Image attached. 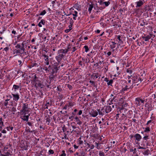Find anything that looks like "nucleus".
Returning <instances> with one entry per match:
<instances>
[{"label":"nucleus","instance_id":"obj_1","mask_svg":"<svg viewBox=\"0 0 156 156\" xmlns=\"http://www.w3.org/2000/svg\"><path fill=\"white\" fill-rule=\"evenodd\" d=\"M68 51V49H61L58 51V55L55 57V58L58 63H60L61 61Z\"/></svg>","mask_w":156,"mask_h":156},{"label":"nucleus","instance_id":"obj_2","mask_svg":"<svg viewBox=\"0 0 156 156\" xmlns=\"http://www.w3.org/2000/svg\"><path fill=\"white\" fill-rule=\"evenodd\" d=\"M22 48H21L20 52L19 55L22 58L25 59L27 58V56H26L28 54V52L26 51V50L24 48L25 46H26L25 41H23L22 43Z\"/></svg>","mask_w":156,"mask_h":156},{"label":"nucleus","instance_id":"obj_3","mask_svg":"<svg viewBox=\"0 0 156 156\" xmlns=\"http://www.w3.org/2000/svg\"><path fill=\"white\" fill-rule=\"evenodd\" d=\"M29 112L28 105L27 103H24L23 104L22 109L20 111V113H22V115H26Z\"/></svg>","mask_w":156,"mask_h":156},{"label":"nucleus","instance_id":"obj_4","mask_svg":"<svg viewBox=\"0 0 156 156\" xmlns=\"http://www.w3.org/2000/svg\"><path fill=\"white\" fill-rule=\"evenodd\" d=\"M16 49H14L13 50V54H18L19 55L20 51L21 48H22V45L20 44H18L15 47Z\"/></svg>","mask_w":156,"mask_h":156},{"label":"nucleus","instance_id":"obj_5","mask_svg":"<svg viewBox=\"0 0 156 156\" xmlns=\"http://www.w3.org/2000/svg\"><path fill=\"white\" fill-rule=\"evenodd\" d=\"M12 95L13 97V100L14 102H17L20 98L19 94L18 93H12Z\"/></svg>","mask_w":156,"mask_h":156},{"label":"nucleus","instance_id":"obj_6","mask_svg":"<svg viewBox=\"0 0 156 156\" xmlns=\"http://www.w3.org/2000/svg\"><path fill=\"white\" fill-rule=\"evenodd\" d=\"M140 102L144 103V100L140 99L139 98H137L135 99V104L137 105V106L140 105Z\"/></svg>","mask_w":156,"mask_h":156},{"label":"nucleus","instance_id":"obj_7","mask_svg":"<svg viewBox=\"0 0 156 156\" xmlns=\"http://www.w3.org/2000/svg\"><path fill=\"white\" fill-rule=\"evenodd\" d=\"M43 56L44 57L45 64L47 65H48L49 63L48 56L45 54L43 55Z\"/></svg>","mask_w":156,"mask_h":156},{"label":"nucleus","instance_id":"obj_8","mask_svg":"<svg viewBox=\"0 0 156 156\" xmlns=\"http://www.w3.org/2000/svg\"><path fill=\"white\" fill-rule=\"evenodd\" d=\"M100 74L98 73H93V74L91 76V77L94 80H95L96 79L99 77V79L100 78Z\"/></svg>","mask_w":156,"mask_h":156},{"label":"nucleus","instance_id":"obj_9","mask_svg":"<svg viewBox=\"0 0 156 156\" xmlns=\"http://www.w3.org/2000/svg\"><path fill=\"white\" fill-rule=\"evenodd\" d=\"M22 85L20 83H19L18 85L14 84L13 85V88L14 89V91H16V90L19 89L20 90L22 89Z\"/></svg>","mask_w":156,"mask_h":156},{"label":"nucleus","instance_id":"obj_10","mask_svg":"<svg viewBox=\"0 0 156 156\" xmlns=\"http://www.w3.org/2000/svg\"><path fill=\"white\" fill-rule=\"evenodd\" d=\"M34 86L37 88L38 87H40L41 88H42L43 87V85L41 83V81L38 80L37 82L35 84Z\"/></svg>","mask_w":156,"mask_h":156},{"label":"nucleus","instance_id":"obj_11","mask_svg":"<svg viewBox=\"0 0 156 156\" xmlns=\"http://www.w3.org/2000/svg\"><path fill=\"white\" fill-rule=\"evenodd\" d=\"M98 113L99 115L103 116L105 114V111L104 108H103L101 109H97Z\"/></svg>","mask_w":156,"mask_h":156},{"label":"nucleus","instance_id":"obj_12","mask_svg":"<svg viewBox=\"0 0 156 156\" xmlns=\"http://www.w3.org/2000/svg\"><path fill=\"white\" fill-rule=\"evenodd\" d=\"M144 1V0H140L138 2H136V7L137 8L138 7H140L143 5Z\"/></svg>","mask_w":156,"mask_h":156},{"label":"nucleus","instance_id":"obj_13","mask_svg":"<svg viewBox=\"0 0 156 156\" xmlns=\"http://www.w3.org/2000/svg\"><path fill=\"white\" fill-rule=\"evenodd\" d=\"M90 115L92 117H95L98 115V111L92 110L90 113Z\"/></svg>","mask_w":156,"mask_h":156},{"label":"nucleus","instance_id":"obj_14","mask_svg":"<svg viewBox=\"0 0 156 156\" xmlns=\"http://www.w3.org/2000/svg\"><path fill=\"white\" fill-rule=\"evenodd\" d=\"M105 113H108L110 112L112 110V108L111 106H107L104 108Z\"/></svg>","mask_w":156,"mask_h":156},{"label":"nucleus","instance_id":"obj_15","mask_svg":"<svg viewBox=\"0 0 156 156\" xmlns=\"http://www.w3.org/2000/svg\"><path fill=\"white\" fill-rule=\"evenodd\" d=\"M133 83H132L130 86H127L126 85L122 89V90L123 91H127L128 90L132 89L133 87Z\"/></svg>","mask_w":156,"mask_h":156},{"label":"nucleus","instance_id":"obj_16","mask_svg":"<svg viewBox=\"0 0 156 156\" xmlns=\"http://www.w3.org/2000/svg\"><path fill=\"white\" fill-rule=\"evenodd\" d=\"M131 79H132L133 81L132 83H133H133H135L137 81H138V77L136 75H133Z\"/></svg>","mask_w":156,"mask_h":156},{"label":"nucleus","instance_id":"obj_17","mask_svg":"<svg viewBox=\"0 0 156 156\" xmlns=\"http://www.w3.org/2000/svg\"><path fill=\"white\" fill-rule=\"evenodd\" d=\"M86 150H84L83 149L79 150V156H85Z\"/></svg>","mask_w":156,"mask_h":156},{"label":"nucleus","instance_id":"obj_18","mask_svg":"<svg viewBox=\"0 0 156 156\" xmlns=\"http://www.w3.org/2000/svg\"><path fill=\"white\" fill-rule=\"evenodd\" d=\"M145 107L146 108L148 112L152 110V106L151 104L146 103L145 105Z\"/></svg>","mask_w":156,"mask_h":156},{"label":"nucleus","instance_id":"obj_19","mask_svg":"<svg viewBox=\"0 0 156 156\" xmlns=\"http://www.w3.org/2000/svg\"><path fill=\"white\" fill-rule=\"evenodd\" d=\"M134 136L136 138V140L138 141H140L142 138L141 135L138 133H136L134 135Z\"/></svg>","mask_w":156,"mask_h":156},{"label":"nucleus","instance_id":"obj_20","mask_svg":"<svg viewBox=\"0 0 156 156\" xmlns=\"http://www.w3.org/2000/svg\"><path fill=\"white\" fill-rule=\"evenodd\" d=\"M24 115L23 116V118H21V119L23 120L28 121V120L29 116L30 115L29 114L28 115Z\"/></svg>","mask_w":156,"mask_h":156},{"label":"nucleus","instance_id":"obj_21","mask_svg":"<svg viewBox=\"0 0 156 156\" xmlns=\"http://www.w3.org/2000/svg\"><path fill=\"white\" fill-rule=\"evenodd\" d=\"M73 7L78 11L81 10V6L77 3L76 4L73 6Z\"/></svg>","mask_w":156,"mask_h":156},{"label":"nucleus","instance_id":"obj_22","mask_svg":"<svg viewBox=\"0 0 156 156\" xmlns=\"http://www.w3.org/2000/svg\"><path fill=\"white\" fill-rule=\"evenodd\" d=\"M74 118L75 119L76 121L78 124L79 125H81L82 124V122L80 120L78 117L76 116Z\"/></svg>","mask_w":156,"mask_h":156},{"label":"nucleus","instance_id":"obj_23","mask_svg":"<svg viewBox=\"0 0 156 156\" xmlns=\"http://www.w3.org/2000/svg\"><path fill=\"white\" fill-rule=\"evenodd\" d=\"M151 37V35H150L146 36L143 37L142 38L145 41H147Z\"/></svg>","mask_w":156,"mask_h":156},{"label":"nucleus","instance_id":"obj_24","mask_svg":"<svg viewBox=\"0 0 156 156\" xmlns=\"http://www.w3.org/2000/svg\"><path fill=\"white\" fill-rule=\"evenodd\" d=\"M3 119L2 117H0V131L2 129V126H4V122L2 121Z\"/></svg>","mask_w":156,"mask_h":156},{"label":"nucleus","instance_id":"obj_25","mask_svg":"<svg viewBox=\"0 0 156 156\" xmlns=\"http://www.w3.org/2000/svg\"><path fill=\"white\" fill-rule=\"evenodd\" d=\"M129 151L130 152H133V154H136L137 152L136 148H134L133 147L130 148Z\"/></svg>","mask_w":156,"mask_h":156},{"label":"nucleus","instance_id":"obj_26","mask_svg":"<svg viewBox=\"0 0 156 156\" xmlns=\"http://www.w3.org/2000/svg\"><path fill=\"white\" fill-rule=\"evenodd\" d=\"M70 14L72 15L73 16H77L78 12L76 11H71L70 13Z\"/></svg>","mask_w":156,"mask_h":156},{"label":"nucleus","instance_id":"obj_27","mask_svg":"<svg viewBox=\"0 0 156 156\" xmlns=\"http://www.w3.org/2000/svg\"><path fill=\"white\" fill-rule=\"evenodd\" d=\"M45 23L44 20L42 19L41 20L40 22L38 23V25L39 27H41L42 26L41 24L44 25Z\"/></svg>","mask_w":156,"mask_h":156},{"label":"nucleus","instance_id":"obj_28","mask_svg":"<svg viewBox=\"0 0 156 156\" xmlns=\"http://www.w3.org/2000/svg\"><path fill=\"white\" fill-rule=\"evenodd\" d=\"M94 7V6L93 4H91L89 5V6L88 8V11L90 13H91V10Z\"/></svg>","mask_w":156,"mask_h":156},{"label":"nucleus","instance_id":"obj_29","mask_svg":"<svg viewBox=\"0 0 156 156\" xmlns=\"http://www.w3.org/2000/svg\"><path fill=\"white\" fill-rule=\"evenodd\" d=\"M111 43L112 44L110 45V48L111 49H113L115 48V44H116V43L113 41H112Z\"/></svg>","mask_w":156,"mask_h":156},{"label":"nucleus","instance_id":"obj_30","mask_svg":"<svg viewBox=\"0 0 156 156\" xmlns=\"http://www.w3.org/2000/svg\"><path fill=\"white\" fill-rule=\"evenodd\" d=\"M46 13V11L45 10H43L39 14H37L36 15L37 16H38L39 15L40 16H43L45 15Z\"/></svg>","mask_w":156,"mask_h":156},{"label":"nucleus","instance_id":"obj_31","mask_svg":"<svg viewBox=\"0 0 156 156\" xmlns=\"http://www.w3.org/2000/svg\"><path fill=\"white\" fill-rule=\"evenodd\" d=\"M150 151L147 149L144 152H143V154L144 155H148L149 154Z\"/></svg>","mask_w":156,"mask_h":156},{"label":"nucleus","instance_id":"obj_32","mask_svg":"<svg viewBox=\"0 0 156 156\" xmlns=\"http://www.w3.org/2000/svg\"><path fill=\"white\" fill-rule=\"evenodd\" d=\"M59 67L60 66L58 67L57 65H55L54 66V69L53 71L57 72V71L58 70V68H59Z\"/></svg>","mask_w":156,"mask_h":156},{"label":"nucleus","instance_id":"obj_33","mask_svg":"<svg viewBox=\"0 0 156 156\" xmlns=\"http://www.w3.org/2000/svg\"><path fill=\"white\" fill-rule=\"evenodd\" d=\"M148 23H146V20H143V22L140 24V25L141 26H143L145 24L147 25Z\"/></svg>","mask_w":156,"mask_h":156},{"label":"nucleus","instance_id":"obj_34","mask_svg":"<svg viewBox=\"0 0 156 156\" xmlns=\"http://www.w3.org/2000/svg\"><path fill=\"white\" fill-rule=\"evenodd\" d=\"M116 96H114V97H113V98H112V99H111L110 103H109V105H112L114 104L113 103V102L114 101V100L115 99V98H116Z\"/></svg>","mask_w":156,"mask_h":156},{"label":"nucleus","instance_id":"obj_35","mask_svg":"<svg viewBox=\"0 0 156 156\" xmlns=\"http://www.w3.org/2000/svg\"><path fill=\"white\" fill-rule=\"evenodd\" d=\"M95 144L96 145V147L98 149H101V148L100 146H101V145L98 143L97 142L95 143Z\"/></svg>","mask_w":156,"mask_h":156},{"label":"nucleus","instance_id":"obj_36","mask_svg":"<svg viewBox=\"0 0 156 156\" xmlns=\"http://www.w3.org/2000/svg\"><path fill=\"white\" fill-rule=\"evenodd\" d=\"M126 72L129 74H131L133 73V70L130 69H127Z\"/></svg>","mask_w":156,"mask_h":156},{"label":"nucleus","instance_id":"obj_37","mask_svg":"<svg viewBox=\"0 0 156 156\" xmlns=\"http://www.w3.org/2000/svg\"><path fill=\"white\" fill-rule=\"evenodd\" d=\"M150 131V128L148 127H147L145 128V130L144 131V132L148 133Z\"/></svg>","mask_w":156,"mask_h":156},{"label":"nucleus","instance_id":"obj_38","mask_svg":"<svg viewBox=\"0 0 156 156\" xmlns=\"http://www.w3.org/2000/svg\"><path fill=\"white\" fill-rule=\"evenodd\" d=\"M99 156H105V153L101 151L99 152Z\"/></svg>","mask_w":156,"mask_h":156},{"label":"nucleus","instance_id":"obj_39","mask_svg":"<svg viewBox=\"0 0 156 156\" xmlns=\"http://www.w3.org/2000/svg\"><path fill=\"white\" fill-rule=\"evenodd\" d=\"M103 3L106 6H108L110 4V2L109 1L104 2Z\"/></svg>","mask_w":156,"mask_h":156},{"label":"nucleus","instance_id":"obj_40","mask_svg":"<svg viewBox=\"0 0 156 156\" xmlns=\"http://www.w3.org/2000/svg\"><path fill=\"white\" fill-rule=\"evenodd\" d=\"M113 82V80H111L109 81L108 82L107 85L109 86L110 85H112Z\"/></svg>","mask_w":156,"mask_h":156},{"label":"nucleus","instance_id":"obj_41","mask_svg":"<svg viewBox=\"0 0 156 156\" xmlns=\"http://www.w3.org/2000/svg\"><path fill=\"white\" fill-rule=\"evenodd\" d=\"M84 49H85V51L86 52H87L88 51L89 48H88V47L87 46V45L84 46Z\"/></svg>","mask_w":156,"mask_h":156},{"label":"nucleus","instance_id":"obj_42","mask_svg":"<svg viewBox=\"0 0 156 156\" xmlns=\"http://www.w3.org/2000/svg\"><path fill=\"white\" fill-rule=\"evenodd\" d=\"M66 154L65 153V151L64 150L62 151V154L60 155V156H66Z\"/></svg>","mask_w":156,"mask_h":156},{"label":"nucleus","instance_id":"obj_43","mask_svg":"<svg viewBox=\"0 0 156 156\" xmlns=\"http://www.w3.org/2000/svg\"><path fill=\"white\" fill-rule=\"evenodd\" d=\"M37 64L36 63L34 62L31 65V67H33L34 66H38Z\"/></svg>","mask_w":156,"mask_h":156},{"label":"nucleus","instance_id":"obj_44","mask_svg":"<svg viewBox=\"0 0 156 156\" xmlns=\"http://www.w3.org/2000/svg\"><path fill=\"white\" fill-rule=\"evenodd\" d=\"M74 22L73 21L72 18H70L69 20V24H73Z\"/></svg>","mask_w":156,"mask_h":156},{"label":"nucleus","instance_id":"obj_45","mask_svg":"<svg viewBox=\"0 0 156 156\" xmlns=\"http://www.w3.org/2000/svg\"><path fill=\"white\" fill-rule=\"evenodd\" d=\"M6 128L8 131H9L10 129L11 130H12L13 128V127H11L10 126H9V127H7Z\"/></svg>","mask_w":156,"mask_h":156},{"label":"nucleus","instance_id":"obj_46","mask_svg":"<svg viewBox=\"0 0 156 156\" xmlns=\"http://www.w3.org/2000/svg\"><path fill=\"white\" fill-rule=\"evenodd\" d=\"M48 153L49 154H53L54 153V151L53 150L50 149L48 151Z\"/></svg>","mask_w":156,"mask_h":156},{"label":"nucleus","instance_id":"obj_47","mask_svg":"<svg viewBox=\"0 0 156 156\" xmlns=\"http://www.w3.org/2000/svg\"><path fill=\"white\" fill-rule=\"evenodd\" d=\"M89 82L91 83V84L94 86V87L95 86V83L94 81L90 80L89 81Z\"/></svg>","mask_w":156,"mask_h":156},{"label":"nucleus","instance_id":"obj_48","mask_svg":"<svg viewBox=\"0 0 156 156\" xmlns=\"http://www.w3.org/2000/svg\"><path fill=\"white\" fill-rule=\"evenodd\" d=\"M11 111L12 112H15L16 111V110L15 108L14 107H13L12 108L11 110Z\"/></svg>","mask_w":156,"mask_h":156},{"label":"nucleus","instance_id":"obj_49","mask_svg":"<svg viewBox=\"0 0 156 156\" xmlns=\"http://www.w3.org/2000/svg\"><path fill=\"white\" fill-rule=\"evenodd\" d=\"M5 154L6 156H9V155H11V154H10V152L8 151H7L5 153Z\"/></svg>","mask_w":156,"mask_h":156},{"label":"nucleus","instance_id":"obj_50","mask_svg":"<svg viewBox=\"0 0 156 156\" xmlns=\"http://www.w3.org/2000/svg\"><path fill=\"white\" fill-rule=\"evenodd\" d=\"M9 50V48L8 47H7L3 49V50L5 51L6 52Z\"/></svg>","mask_w":156,"mask_h":156},{"label":"nucleus","instance_id":"obj_51","mask_svg":"<svg viewBox=\"0 0 156 156\" xmlns=\"http://www.w3.org/2000/svg\"><path fill=\"white\" fill-rule=\"evenodd\" d=\"M98 3H99L100 5H102L103 4H104V2H103L102 0H100V1H98Z\"/></svg>","mask_w":156,"mask_h":156},{"label":"nucleus","instance_id":"obj_52","mask_svg":"<svg viewBox=\"0 0 156 156\" xmlns=\"http://www.w3.org/2000/svg\"><path fill=\"white\" fill-rule=\"evenodd\" d=\"M94 145L92 144L90 145V149L89 150V151H90V149H92L94 148Z\"/></svg>","mask_w":156,"mask_h":156},{"label":"nucleus","instance_id":"obj_53","mask_svg":"<svg viewBox=\"0 0 156 156\" xmlns=\"http://www.w3.org/2000/svg\"><path fill=\"white\" fill-rule=\"evenodd\" d=\"M6 97L7 98H9V99H10V98H12V95H6Z\"/></svg>","mask_w":156,"mask_h":156},{"label":"nucleus","instance_id":"obj_54","mask_svg":"<svg viewBox=\"0 0 156 156\" xmlns=\"http://www.w3.org/2000/svg\"><path fill=\"white\" fill-rule=\"evenodd\" d=\"M11 105L12 106H16L17 105V103H15V102H14V104L13 105V102H12V101H11Z\"/></svg>","mask_w":156,"mask_h":156},{"label":"nucleus","instance_id":"obj_55","mask_svg":"<svg viewBox=\"0 0 156 156\" xmlns=\"http://www.w3.org/2000/svg\"><path fill=\"white\" fill-rule=\"evenodd\" d=\"M148 137L149 136H145L144 137V139L145 140H147L148 139H149Z\"/></svg>","mask_w":156,"mask_h":156},{"label":"nucleus","instance_id":"obj_56","mask_svg":"<svg viewBox=\"0 0 156 156\" xmlns=\"http://www.w3.org/2000/svg\"><path fill=\"white\" fill-rule=\"evenodd\" d=\"M28 125L30 126H32L33 123L32 122H27Z\"/></svg>","mask_w":156,"mask_h":156},{"label":"nucleus","instance_id":"obj_57","mask_svg":"<svg viewBox=\"0 0 156 156\" xmlns=\"http://www.w3.org/2000/svg\"><path fill=\"white\" fill-rule=\"evenodd\" d=\"M4 105L5 106H7L9 105V102H8L5 101L4 103Z\"/></svg>","mask_w":156,"mask_h":156},{"label":"nucleus","instance_id":"obj_58","mask_svg":"<svg viewBox=\"0 0 156 156\" xmlns=\"http://www.w3.org/2000/svg\"><path fill=\"white\" fill-rule=\"evenodd\" d=\"M97 7L98 8V10H102L104 8L101 7H98V6H97Z\"/></svg>","mask_w":156,"mask_h":156},{"label":"nucleus","instance_id":"obj_59","mask_svg":"<svg viewBox=\"0 0 156 156\" xmlns=\"http://www.w3.org/2000/svg\"><path fill=\"white\" fill-rule=\"evenodd\" d=\"M117 38L119 41H122V40L121 39V36L120 35H118L117 36Z\"/></svg>","mask_w":156,"mask_h":156},{"label":"nucleus","instance_id":"obj_60","mask_svg":"<svg viewBox=\"0 0 156 156\" xmlns=\"http://www.w3.org/2000/svg\"><path fill=\"white\" fill-rule=\"evenodd\" d=\"M79 150L78 151V152H76L75 154L74 155L76 156V155H77L78 156H79Z\"/></svg>","mask_w":156,"mask_h":156},{"label":"nucleus","instance_id":"obj_61","mask_svg":"<svg viewBox=\"0 0 156 156\" xmlns=\"http://www.w3.org/2000/svg\"><path fill=\"white\" fill-rule=\"evenodd\" d=\"M71 30H70V29H67L65 30V32L66 33H68Z\"/></svg>","mask_w":156,"mask_h":156},{"label":"nucleus","instance_id":"obj_62","mask_svg":"<svg viewBox=\"0 0 156 156\" xmlns=\"http://www.w3.org/2000/svg\"><path fill=\"white\" fill-rule=\"evenodd\" d=\"M152 121V120H150L147 121V123L146 124V125L148 126L149 124Z\"/></svg>","mask_w":156,"mask_h":156},{"label":"nucleus","instance_id":"obj_63","mask_svg":"<svg viewBox=\"0 0 156 156\" xmlns=\"http://www.w3.org/2000/svg\"><path fill=\"white\" fill-rule=\"evenodd\" d=\"M105 73L107 72V71H108V68L107 66L106 67H105Z\"/></svg>","mask_w":156,"mask_h":156},{"label":"nucleus","instance_id":"obj_64","mask_svg":"<svg viewBox=\"0 0 156 156\" xmlns=\"http://www.w3.org/2000/svg\"><path fill=\"white\" fill-rule=\"evenodd\" d=\"M67 87H68V88H69V89L70 90L72 88V86L69 84H68L67 85Z\"/></svg>","mask_w":156,"mask_h":156}]
</instances>
